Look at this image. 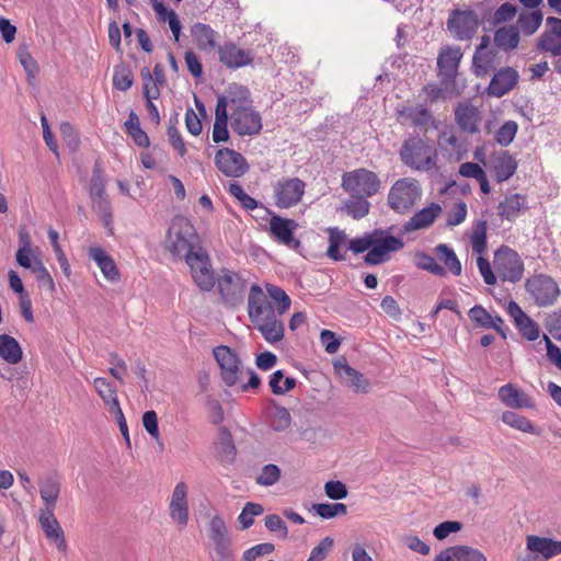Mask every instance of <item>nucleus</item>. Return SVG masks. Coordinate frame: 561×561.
Here are the masks:
<instances>
[{
    "label": "nucleus",
    "mask_w": 561,
    "mask_h": 561,
    "mask_svg": "<svg viewBox=\"0 0 561 561\" xmlns=\"http://www.w3.org/2000/svg\"><path fill=\"white\" fill-rule=\"evenodd\" d=\"M517 162L508 152H502L494 159L493 171L497 182H505L514 175Z\"/></svg>",
    "instance_id": "36"
},
{
    "label": "nucleus",
    "mask_w": 561,
    "mask_h": 561,
    "mask_svg": "<svg viewBox=\"0 0 561 561\" xmlns=\"http://www.w3.org/2000/svg\"><path fill=\"white\" fill-rule=\"evenodd\" d=\"M297 228L298 224L294 219L283 218L277 215L271 217L270 230L272 236L275 240L287 247L297 248L299 245V241L294 238V232Z\"/></svg>",
    "instance_id": "16"
},
{
    "label": "nucleus",
    "mask_w": 561,
    "mask_h": 561,
    "mask_svg": "<svg viewBox=\"0 0 561 561\" xmlns=\"http://www.w3.org/2000/svg\"><path fill=\"white\" fill-rule=\"evenodd\" d=\"M199 238L191 221L184 216H175L168 229L165 248L174 256L183 257L198 247Z\"/></svg>",
    "instance_id": "5"
},
{
    "label": "nucleus",
    "mask_w": 561,
    "mask_h": 561,
    "mask_svg": "<svg viewBox=\"0 0 561 561\" xmlns=\"http://www.w3.org/2000/svg\"><path fill=\"white\" fill-rule=\"evenodd\" d=\"M92 207L104 227L112 232L113 216L110 201L106 198H96L92 201Z\"/></svg>",
    "instance_id": "50"
},
{
    "label": "nucleus",
    "mask_w": 561,
    "mask_h": 561,
    "mask_svg": "<svg viewBox=\"0 0 561 561\" xmlns=\"http://www.w3.org/2000/svg\"><path fill=\"white\" fill-rule=\"evenodd\" d=\"M398 117L402 123L410 122L412 125L424 129L435 123L431 112L422 106H403L398 110Z\"/></svg>",
    "instance_id": "27"
},
{
    "label": "nucleus",
    "mask_w": 561,
    "mask_h": 561,
    "mask_svg": "<svg viewBox=\"0 0 561 561\" xmlns=\"http://www.w3.org/2000/svg\"><path fill=\"white\" fill-rule=\"evenodd\" d=\"M373 231L367 232L359 238L348 240V251L355 254L368 252L371 249Z\"/></svg>",
    "instance_id": "61"
},
{
    "label": "nucleus",
    "mask_w": 561,
    "mask_h": 561,
    "mask_svg": "<svg viewBox=\"0 0 561 561\" xmlns=\"http://www.w3.org/2000/svg\"><path fill=\"white\" fill-rule=\"evenodd\" d=\"M126 133L133 138L134 142L141 148L149 146V137L141 129L139 118L135 112H130L125 122Z\"/></svg>",
    "instance_id": "43"
},
{
    "label": "nucleus",
    "mask_w": 561,
    "mask_h": 561,
    "mask_svg": "<svg viewBox=\"0 0 561 561\" xmlns=\"http://www.w3.org/2000/svg\"><path fill=\"white\" fill-rule=\"evenodd\" d=\"M443 208L438 203H431L428 206L416 211L404 225L407 233L431 227L442 215Z\"/></svg>",
    "instance_id": "20"
},
{
    "label": "nucleus",
    "mask_w": 561,
    "mask_h": 561,
    "mask_svg": "<svg viewBox=\"0 0 561 561\" xmlns=\"http://www.w3.org/2000/svg\"><path fill=\"white\" fill-rule=\"evenodd\" d=\"M12 289L20 295V309L23 318L27 322H33L32 301L28 295L24 291L23 283H10Z\"/></svg>",
    "instance_id": "55"
},
{
    "label": "nucleus",
    "mask_w": 561,
    "mask_h": 561,
    "mask_svg": "<svg viewBox=\"0 0 561 561\" xmlns=\"http://www.w3.org/2000/svg\"><path fill=\"white\" fill-rule=\"evenodd\" d=\"M209 536L213 540L216 551L220 556H226L230 547V538L225 520L220 516H214L209 523Z\"/></svg>",
    "instance_id": "28"
},
{
    "label": "nucleus",
    "mask_w": 561,
    "mask_h": 561,
    "mask_svg": "<svg viewBox=\"0 0 561 561\" xmlns=\"http://www.w3.org/2000/svg\"><path fill=\"white\" fill-rule=\"evenodd\" d=\"M183 259L188 265L194 280L213 279L214 270L210 263V259L206 250H204L202 247H197L184 255Z\"/></svg>",
    "instance_id": "14"
},
{
    "label": "nucleus",
    "mask_w": 561,
    "mask_h": 561,
    "mask_svg": "<svg viewBox=\"0 0 561 561\" xmlns=\"http://www.w3.org/2000/svg\"><path fill=\"white\" fill-rule=\"evenodd\" d=\"M314 510L323 518H331L336 515L346 514V506L342 503L317 504L314 505Z\"/></svg>",
    "instance_id": "62"
},
{
    "label": "nucleus",
    "mask_w": 561,
    "mask_h": 561,
    "mask_svg": "<svg viewBox=\"0 0 561 561\" xmlns=\"http://www.w3.org/2000/svg\"><path fill=\"white\" fill-rule=\"evenodd\" d=\"M381 182L370 170L359 168L342 175V187L353 197H370L379 192Z\"/></svg>",
    "instance_id": "8"
},
{
    "label": "nucleus",
    "mask_w": 561,
    "mask_h": 561,
    "mask_svg": "<svg viewBox=\"0 0 561 561\" xmlns=\"http://www.w3.org/2000/svg\"><path fill=\"white\" fill-rule=\"evenodd\" d=\"M23 356L19 342L7 334L0 335V357L9 364H18Z\"/></svg>",
    "instance_id": "40"
},
{
    "label": "nucleus",
    "mask_w": 561,
    "mask_h": 561,
    "mask_svg": "<svg viewBox=\"0 0 561 561\" xmlns=\"http://www.w3.org/2000/svg\"><path fill=\"white\" fill-rule=\"evenodd\" d=\"M527 208L526 197L520 194L506 196L499 205V214L508 220L515 219L522 210Z\"/></svg>",
    "instance_id": "37"
},
{
    "label": "nucleus",
    "mask_w": 561,
    "mask_h": 561,
    "mask_svg": "<svg viewBox=\"0 0 561 561\" xmlns=\"http://www.w3.org/2000/svg\"><path fill=\"white\" fill-rule=\"evenodd\" d=\"M39 522L48 538L56 540L61 539V542H64L62 530L53 514L51 507H48L45 512L42 513Z\"/></svg>",
    "instance_id": "47"
},
{
    "label": "nucleus",
    "mask_w": 561,
    "mask_h": 561,
    "mask_svg": "<svg viewBox=\"0 0 561 561\" xmlns=\"http://www.w3.org/2000/svg\"><path fill=\"white\" fill-rule=\"evenodd\" d=\"M59 494V484L55 480H47L41 486L42 499L49 505L54 506Z\"/></svg>",
    "instance_id": "63"
},
{
    "label": "nucleus",
    "mask_w": 561,
    "mask_h": 561,
    "mask_svg": "<svg viewBox=\"0 0 561 561\" xmlns=\"http://www.w3.org/2000/svg\"><path fill=\"white\" fill-rule=\"evenodd\" d=\"M366 198L367 197H353L343 204L341 210L354 219L364 218L370 209V203Z\"/></svg>",
    "instance_id": "46"
},
{
    "label": "nucleus",
    "mask_w": 561,
    "mask_h": 561,
    "mask_svg": "<svg viewBox=\"0 0 561 561\" xmlns=\"http://www.w3.org/2000/svg\"><path fill=\"white\" fill-rule=\"evenodd\" d=\"M255 328L262 333L263 337L271 344L280 342L284 339L285 328L280 320L276 316H270L260 320L259 322H252Z\"/></svg>",
    "instance_id": "32"
},
{
    "label": "nucleus",
    "mask_w": 561,
    "mask_h": 561,
    "mask_svg": "<svg viewBox=\"0 0 561 561\" xmlns=\"http://www.w3.org/2000/svg\"><path fill=\"white\" fill-rule=\"evenodd\" d=\"M507 312L514 320V323L519 333L525 339L528 341H535L539 337V325L530 317H528L516 302L511 301L508 304Z\"/></svg>",
    "instance_id": "22"
},
{
    "label": "nucleus",
    "mask_w": 561,
    "mask_h": 561,
    "mask_svg": "<svg viewBox=\"0 0 561 561\" xmlns=\"http://www.w3.org/2000/svg\"><path fill=\"white\" fill-rule=\"evenodd\" d=\"M496 53L490 47V37L483 36L480 45L477 47L472 67L478 77H485L495 66Z\"/></svg>",
    "instance_id": "18"
},
{
    "label": "nucleus",
    "mask_w": 561,
    "mask_h": 561,
    "mask_svg": "<svg viewBox=\"0 0 561 561\" xmlns=\"http://www.w3.org/2000/svg\"><path fill=\"white\" fill-rule=\"evenodd\" d=\"M462 53L459 47H446L442 49L437 58L438 75L443 81H453L457 75Z\"/></svg>",
    "instance_id": "21"
},
{
    "label": "nucleus",
    "mask_w": 561,
    "mask_h": 561,
    "mask_svg": "<svg viewBox=\"0 0 561 561\" xmlns=\"http://www.w3.org/2000/svg\"><path fill=\"white\" fill-rule=\"evenodd\" d=\"M435 561H486V558L473 548L457 546L442 551Z\"/></svg>",
    "instance_id": "29"
},
{
    "label": "nucleus",
    "mask_w": 561,
    "mask_h": 561,
    "mask_svg": "<svg viewBox=\"0 0 561 561\" xmlns=\"http://www.w3.org/2000/svg\"><path fill=\"white\" fill-rule=\"evenodd\" d=\"M494 43L505 51L515 49L519 44V30L514 25L500 27L494 34Z\"/></svg>",
    "instance_id": "38"
},
{
    "label": "nucleus",
    "mask_w": 561,
    "mask_h": 561,
    "mask_svg": "<svg viewBox=\"0 0 561 561\" xmlns=\"http://www.w3.org/2000/svg\"><path fill=\"white\" fill-rule=\"evenodd\" d=\"M434 254L436 255L438 263L444 268V276H446L447 273L454 277H459L461 275V263L453 248L445 243L437 244L434 248Z\"/></svg>",
    "instance_id": "25"
},
{
    "label": "nucleus",
    "mask_w": 561,
    "mask_h": 561,
    "mask_svg": "<svg viewBox=\"0 0 561 561\" xmlns=\"http://www.w3.org/2000/svg\"><path fill=\"white\" fill-rule=\"evenodd\" d=\"M227 112L233 131L240 136H253L262 129V118L252 106L249 90L239 84H231L226 95Z\"/></svg>",
    "instance_id": "2"
},
{
    "label": "nucleus",
    "mask_w": 561,
    "mask_h": 561,
    "mask_svg": "<svg viewBox=\"0 0 561 561\" xmlns=\"http://www.w3.org/2000/svg\"><path fill=\"white\" fill-rule=\"evenodd\" d=\"M399 154L401 161L413 170L428 171L436 167V149L420 137L404 140Z\"/></svg>",
    "instance_id": "6"
},
{
    "label": "nucleus",
    "mask_w": 561,
    "mask_h": 561,
    "mask_svg": "<svg viewBox=\"0 0 561 561\" xmlns=\"http://www.w3.org/2000/svg\"><path fill=\"white\" fill-rule=\"evenodd\" d=\"M546 328L556 340L561 341V309L547 318Z\"/></svg>",
    "instance_id": "64"
},
{
    "label": "nucleus",
    "mask_w": 561,
    "mask_h": 561,
    "mask_svg": "<svg viewBox=\"0 0 561 561\" xmlns=\"http://www.w3.org/2000/svg\"><path fill=\"white\" fill-rule=\"evenodd\" d=\"M215 446L217 456L221 461H231L234 458L236 447L232 442V436L227 430H220Z\"/></svg>",
    "instance_id": "45"
},
{
    "label": "nucleus",
    "mask_w": 561,
    "mask_h": 561,
    "mask_svg": "<svg viewBox=\"0 0 561 561\" xmlns=\"http://www.w3.org/2000/svg\"><path fill=\"white\" fill-rule=\"evenodd\" d=\"M414 263L421 270L428 271L437 277H444V268L438 263L436 255L432 256L424 252L416 253L414 256Z\"/></svg>",
    "instance_id": "49"
},
{
    "label": "nucleus",
    "mask_w": 561,
    "mask_h": 561,
    "mask_svg": "<svg viewBox=\"0 0 561 561\" xmlns=\"http://www.w3.org/2000/svg\"><path fill=\"white\" fill-rule=\"evenodd\" d=\"M329 234V247L327 249V255L333 261L345 260L348 251V238L344 230L336 227L328 229Z\"/></svg>",
    "instance_id": "26"
},
{
    "label": "nucleus",
    "mask_w": 561,
    "mask_h": 561,
    "mask_svg": "<svg viewBox=\"0 0 561 561\" xmlns=\"http://www.w3.org/2000/svg\"><path fill=\"white\" fill-rule=\"evenodd\" d=\"M438 146L444 150H450L451 152L458 153L457 159H461V145L456 134L450 129H445L438 135Z\"/></svg>",
    "instance_id": "54"
},
{
    "label": "nucleus",
    "mask_w": 561,
    "mask_h": 561,
    "mask_svg": "<svg viewBox=\"0 0 561 561\" xmlns=\"http://www.w3.org/2000/svg\"><path fill=\"white\" fill-rule=\"evenodd\" d=\"M94 387L100 397L103 399L110 412L119 407L115 391L112 389L111 385L106 381V379L96 378L94 380Z\"/></svg>",
    "instance_id": "48"
},
{
    "label": "nucleus",
    "mask_w": 561,
    "mask_h": 561,
    "mask_svg": "<svg viewBox=\"0 0 561 561\" xmlns=\"http://www.w3.org/2000/svg\"><path fill=\"white\" fill-rule=\"evenodd\" d=\"M113 85L119 91H127L133 85V76L127 68L115 70L113 76Z\"/></svg>",
    "instance_id": "59"
},
{
    "label": "nucleus",
    "mask_w": 561,
    "mask_h": 561,
    "mask_svg": "<svg viewBox=\"0 0 561 561\" xmlns=\"http://www.w3.org/2000/svg\"><path fill=\"white\" fill-rule=\"evenodd\" d=\"M271 425L276 431L285 430L290 424V414L283 407H273L268 410Z\"/></svg>",
    "instance_id": "52"
},
{
    "label": "nucleus",
    "mask_w": 561,
    "mask_h": 561,
    "mask_svg": "<svg viewBox=\"0 0 561 561\" xmlns=\"http://www.w3.org/2000/svg\"><path fill=\"white\" fill-rule=\"evenodd\" d=\"M272 191L275 206L288 209L302 201L306 183L299 178L283 176L273 183Z\"/></svg>",
    "instance_id": "9"
},
{
    "label": "nucleus",
    "mask_w": 561,
    "mask_h": 561,
    "mask_svg": "<svg viewBox=\"0 0 561 561\" xmlns=\"http://www.w3.org/2000/svg\"><path fill=\"white\" fill-rule=\"evenodd\" d=\"M141 76L144 78V94L147 101L157 100L160 95V91L156 81L148 69H144L141 71Z\"/></svg>",
    "instance_id": "58"
},
{
    "label": "nucleus",
    "mask_w": 561,
    "mask_h": 561,
    "mask_svg": "<svg viewBox=\"0 0 561 561\" xmlns=\"http://www.w3.org/2000/svg\"><path fill=\"white\" fill-rule=\"evenodd\" d=\"M291 299L284 289L273 283L251 287L248 299V313L251 322H259L270 316H282L290 309Z\"/></svg>",
    "instance_id": "3"
},
{
    "label": "nucleus",
    "mask_w": 561,
    "mask_h": 561,
    "mask_svg": "<svg viewBox=\"0 0 561 561\" xmlns=\"http://www.w3.org/2000/svg\"><path fill=\"white\" fill-rule=\"evenodd\" d=\"M518 130V125L514 121L505 122L495 133V141L506 147L508 146L515 138Z\"/></svg>",
    "instance_id": "53"
},
{
    "label": "nucleus",
    "mask_w": 561,
    "mask_h": 561,
    "mask_svg": "<svg viewBox=\"0 0 561 561\" xmlns=\"http://www.w3.org/2000/svg\"><path fill=\"white\" fill-rule=\"evenodd\" d=\"M220 62L229 69H237L248 66L253 61V54L249 49H243L232 42L225 43L218 47Z\"/></svg>",
    "instance_id": "15"
},
{
    "label": "nucleus",
    "mask_w": 561,
    "mask_h": 561,
    "mask_svg": "<svg viewBox=\"0 0 561 561\" xmlns=\"http://www.w3.org/2000/svg\"><path fill=\"white\" fill-rule=\"evenodd\" d=\"M89 256L96 263L107 279H114L117 276V270L114 261L100 247H91Z\"/></svg>",
    "instance_id": "41"
},
{
    "label": "nucleus",
    "mask_w": 561,
    "mask_h": 561,
    "mask_svg": "<svg viewBox=\"0 0 561 561\" xmlns=\"http://www.w3.org/2000/svg\"><path fill=\"white\" fill-rule=\"evenodd\" d=\"M296 386V380L294 378H284V375L280 370L275 371L270 380V387L275 394H284L293 390Z\"/></svg>",
    "instance_id": "51"
},
{
    "label": "nucleus",
    "mask_w": 561,
    "mask_h": 561,
    "mask_svg": "<svg viewBox=\"0 0 561 561\" xmlns=\"http://www.w3.org/2000/svg\"><path fill=\"white\" fill-rule=\"evenodd\" d=\"M518 81V72L506 67L499 70L492 78L486 91L488 94L495 98H501L508 93Z\"/></svg>",
    "instance_id": "23"
},
{
    "label": "nucleus",
    "mask_w": 561,
    "mask_h": 561,
    "mask_svg": "<svg viewBox=\"0 0 561 561\" xmlns=\"http://www.w3.org/2000/svg\"><path fill=\"white\" fill-rule=\"evenodd\" d=\"M486 230L484 220L478 221L472 228L470 243L472 252L477 255V266L483 280H519L524 272V263L518 253L507 245H501L493 256V264L483 256L486 252Z\"/></svg>",
    "instance_id": "1"
},
{
    "label": "nucleus",
    "mask_w": 561,
    "mask_h": 561,
    "mask_svg": "<svg viewBox=\"0 0 561 561\" xmlns=\"http://www.w3.org/2000/svg\"><path fill=\"white\" fill-rule=\"evenodd\" d=\"M501 402L511 409H535L536 404L530 396L514 383H506L499 389Z\"/></svg>",
    "instance_id": "17"
},
{
    "label": "nucleus",
    "mask_w": 561,
    "mask_h": 561,
    "mask_svg": "<svg viewBox=\"0 0 561 561\" xmlns=\"http://www.w3.org/2000/svg\"><path fill=\"white\" fill-rule=\"evenodd\" d=\"M526 286L539 306L551 305L560 295L557 283H526Z\"/></svg>",
    "instance_id": "30"
},
{
    "label": "nucleus",
    "mask_w": 561,
    "mask_h": 561,
    "mask_svg": "<svg viewBox=\"0 0 561 561\" xmlns=\"http://www.w3.org/2000/svg\"><path fill=\"white\" fill-rule=\"evenodd\" d=\"M191 34L196 46L203 51H211L217 45V32L208 24L195 23L191 27Z\"/></svg>",
    "instance_id": "31"
},
{
    "label": "nucleus",
    "mask_w": 561,
    "mask_h": 561,
    "mask_svg": "<svg viewBox=\"0 0 561 561\" xmlns=\"http://www.w3.org/2000/svg\"><path fill=\"white\" fill-rule=\"evenodd\" d=\"M216 167L227 176L240 178L249 169L244 157L229 148L217 151L215 156Z\"/></svg>",
    "instance_id": "12"
},
{
    "label": "nucleus",
    "mask_w": 561,
    "mask_h": 561,
    "mask_svg": "<svg viewBox=\"0 0 561 561\" xmlns=\"http://www.w3.org/2000/svg\"><path fill=\"white\" fill-rule=\"evenodd\" d=\"M502 421L506 425H508L515 430H518L520 432L529 433V434H538L536 425L530 420H528L524 415H520L516 412H513V411L503 412Z\"/></svg>",
    "instance_id": "44"
},
{
    "label": "nucleus",
    "mask_w": 561,
    "mask_h": 561,
    "mask_svg": "<svg viewBox=\"0 0 561 561\" xmlns=\"http://www.w3.org/2000/svg\"><path fill=\"white\" fill-rule=\"evenodd\" d=\"M542 21V11L540 9H530V11H524L518 15L517 28L523 34L530 36L539 30Z\"/></svg>",
    "instance_id": "35"
},
{
    "label": "nucleus",
    "mask_w": 561,
    "mask_h": 561,
    "mask_svg": "<svg viewBox=\"0 0 561 561\" xmlns=\"http://www.w3.org/2000/svg\"><path fill=\"white\" fill-rule=\"evenodd\" d=\"M403 247L402 238L392 236L387 229H375L373 230L371 249L364 256V262L370 265L386 263Z\"/></svg>",
    "instance_id": "7"
},
{
    "label": "nucleus",
    "mask_w": 561,
    "mask_h": 561,
    "mask_svg": "<svg viewBox=\"0 0 561 561\" xmlns=\"http://www.w3.org/2000/svg\"><path fill=\"white\" fill-rule=\"evenodd\" d=\"M15 257L16 262L22 267L33 271L37 277H42L43 274H46L42 262L34 254L32 248H19Z\"/></svg>",
    "instance_id": "42"
},
{
    "label": "nucleus",
    "mask_w": 561,
    "mask_h": 561,
    "mask_svg": "<svg viewBox=\"0 0 561 561\" xmlns=\"http://www.w3.org/2000/svg\"><path fill=\"white\" fill-rule=\"evenodd\" d=\"M279 477L280 470L276 465H266L256 478V482L261 485H272L278 481Z\"/></svg>",
    "instance_id": "60"
},
{
    "label": "nucleus",
    "mask_w": 561,
    "mask_h": 561,
    "mask_svg": "<svg viewBox=\"0 0 561 561\" xmlns=\"http://www.w3.org/2000/svg\"><path fill=\"white\" fill-rule=\"evenodd\" d=\"M229 193L236 197L245 209L253 210L257 207V202L248 195L239 184H230Z\"/></svg>",
    "instance_id": "56"
},
{
    "label": "nucleus",
    "mask_w": 561,
    "mask_h": 561,
    "mask_svg": "<svg viewBox=\"0 0 561 561\" xmlns=\"http://www.w3.org/2000/svg\"><path fill=\"white\" fill-rule=\"evenodd\" d=\"M214 356L220 367L224 382L229 387L238 385L243 375L238 355L230 347L220 345L214 348Z\"/></svg>",
    "instance_id": "10"
},
{
    "label": "nucleus",
    "mask_w": 561,
    "mask_h": 561,
    "mask_svg": "<svg viewBox=\"0 0 561 561\" xmlns=\"http://www.w3.org/2000/svg\"><path fill=\"white\" fill-rule=\"evenodd\" d=\"M187 486L184 482L176 484L171 503L170 514L171 517L176 520L181 526H185L188 519V507H187Z\"/></svg>",
    "instance_id": "24"
},
{
    "label": "nucleus",
    "mask_w": 561,
    "mask_h": 561,
    "mask_svg": "<svg viewBox=\"0 0 561 561\" xmlns=\"http://www.w3.org/2000/svg\"><path fill=\"white\" fill-rule=\"evenodd\" d=\"M455 121L461 130L476 134L479 131L482 115L477 106L469 102H460L455 108Z\"/></svg>",
    "instance_id": "19"
},
{
    "label": "nucleus",
    "mask_w": 561,
    "mask_h": 561,
    "mask_svg": "<svg viewBox=\"0 0 561 561\" xmlns=\"http://www.w3.org/2000/svg\"><path fill=\"white\" fill-rule=\"evenodd\" d=\"M422 196L423 190L420 181L409 176L401 178L391 185L387 205L396 214L407 215L414 209Z\"/></svg>",
    "instance_id": "4"
},
{
    "label": "nucleus",
    "mask_w": 561,
    "mask_h": 561,
    "mask_svg": "<svg viewBox=\"0 0 561 561\" xmlns=\"http://www.w3.org/2000/svg\"><path fill=\"white\" fill-rule=\"evenodd\" d=\"M334 367L339 376L348 386L355 388L356 391H367L369 383L359 371L355 370L347 364H335Z\"/></svg>",
    "instance_id": "39"
},
{
    "label": "nucleus",
    "mask_w": 561,
    "mask_h": 561,
    "mask_svg": "<svg viewBox=\"0 0 561 561\" xmlns=\"http://www.w3.org/2000/svg\"><path fill=\"white\" fill-rule=\"evenodd\" d=\"M263 513V507L260 504L248 503L242 510L239 520L242 524V527L249 528L254 523V516H259Z\"/></svg>",
    "instance_id": "57"
},
{
    "label": "nucleus",
    "mask_w": 561,
    "mask_h": 561,
    "mask_svg": "<svg viewBox=\"0 0 561 561\" xmlns=\"http://www.w3.org/2000/svg\"><path fill=\"white\" fill-rule=\"evenodd\" d=\"M537 49L553 57L561 56V19L548 16L545 31L537 41Z\"/></svg>",
    "instance_id": "11"
},
{
    "label": "nucleus",
    "mask_w": 561,
    "mask_h": 561,
    "mask_svg": "<svg viewBox=\"0 0 561 561\" xmlns=\"http://www.w3.org/2000/svg\"><path fill=\"white\" fill-rule=\"evenodd\" d=\"M469 318L477 325L485 329H494L497 333L505 337V332L502 328L503 320L500 317H493L481 306L471 308L469 310Z\"/></svg>",
    "instance_id": "34"
},
{
    "label": "nucleus",
    "mask_w": 561,
    "mask_h": 561,
    "mask_svg": "<svg viewBox=\"0 0 561 561\" xmlns=\"http://www.w3.org/2000/svg\"><path fill=\"white\" fill-rule=\"evenodd\" d=\"M228 118H230V116L227 112V101L218 98L213 127V140L217 144L229 139V131L227 127Z\"/></svg>",
    "instance_id": "33"
},
{
    "label": "nucleus",
    "mask_w": 561,
    "mask_h": 561,
    "mask_svg": "<svg viewBox=\"0 0 561 561\" xmlns=\"http://www.w3.org/2000/svg\"><path fill=\"white\" fill-rule=\"evenodd\" d=\"M479 26L477 16L468 11H455L448 19L447 27L460 41L469 39Z\"/></svg>",
    "instance_id": "13"
}]
</instances>
